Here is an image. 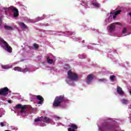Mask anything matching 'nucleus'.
<instances>
[{
	"mask_svg": "<svg viewBox=\"0 0 131 131\" xmlns=\"http://www.w3.org/2000/svg\"><path fill=\"white\" fill-rule=\"evenodd\" d=\"M65 97L63 95H60L59 96H56L53 103V106L54 108H57V107H60L62 103L64 102Z\"/></svg>",
	"mask_w": 131,
	"mask_h": 131,
	"instance_id": "obj_1",
	"label": "nucleus"
},
{
	"mask_svg": "<svg viewBox=\"0 0 131 131\" xmlns=\"http://www.w3.org/2000/svg\"><path fill=\"white\" fill-rule=\"evenodd\" d=\"M1 42L4 45L5 48V50L6 52H8V53H12V49L10 45L7 42V41H5L4 39H1Z\"/></svg>",
	"mask_w": 131,
	"mask_h": 131,
	"instance_id": "obj_2",
	"label": "nucleus"
},
{
	"mask_svg": "<svg viewBox=\"0 0 131 131\" xmlns=\"http://www.w3.org/2000/svg\"><path fill=\"white\" fill-rule=\"evenodd\" d=\"M68 78L71 80H76L78 79V76L75 73L72 72L71 71H69L68 72Z\"/></svg>",
	"mask_w": 131,
	"mask_h": 131,
	"instance_id": "obj_3",
	"label": "nucleus"
},
{
	"mask_svg": "<svg viewBox=\"0 0 131 131\" xmlns=\"http://www.w3.org/2000/svg\"><path fill=\"white\" fill-rule=\"evenodd\" d=\"M9 93H11V91H10L8 87H5L0 89V96H8Z\"/></svg>",
	"mask_w": 131,
	"mask_h": 131,
	"instance_id": "obj_4",
	"label": "nucleus"
},
{
	"mask_svg": "<svg viewBox=\"0 0 131 131\" xmlns=\"http://www.w3.org/2000/svg\"><path fill=\"white\" fill-rule=\"evenodd\" d=\"M9 10H11L13 12V17L17 18L19 16V11L16 8L10 7Z\"/></svg>",
	"mask_w": 131,
	"mask_h": 131,
	"instance_id": "obj_5",
	"label": "nucleus"
},
{
	"mask_svg": "<svg viewBox=\"0 0 131 131\" xmlns=\"http://www.w3.org/2000/svg\"><path fill=\"white\" fill-rule=\"evenodd\" d=\"M115 25H121V23H116L112 24L110 25V30L111 32H112L113 31H114L115 30Z\"/></svg>",
	"mask_w": 131,
	"mask_h": 131,
	"instance_id": "obj_6",
	"label": "nucleus"
},
{
	"mask_svg": "<svg viewBox=\"0 0 131 131\" xmlns=\"http://www.w3.org/2000/svg\"><path fill=\"white\" fill-rule=\"evenodd\" d=\"M14 70L15 71H19L20 72H27V71H29V69L27 68L22 69L19 67H16L14 68Z\"/></svg>",
	"mask_w": 131,
	"mask_h": 131,
	"instance_id": "obj_7",
	"label": "nucleus"
},
{
	"mask_svg": "<svg viewBox=\"0 0 131 131\" xmlns=\"http://www.w3.org/2000/svg\"><path fill=\"white\" fill-rule=\"evenodd\" d=\"M95 78V75L93 74H89L87 76V80H86V82L87 83L90 84L92 83V81H93V80Z\"/></svg>",
	"mask_w": 131,
	"mask_h": 131,
	"instance_id": "obj_8",
	"label": "nucleus"
},
{
	"mask_svg": "<svg viewBox=\"0 0 131 131\" xmlns=\"http://www.w3.org/2000/svg\"><path fill=\"white\" fill-rule=\"evenodd\" d=\"M69 126L70 128H68V131H76L75 129L78 128L77 126L74 124H71Z\"/></svg>",
	"mask_w": 131,
	"mask_h": 131,
	"instance_id": "obj_9",
	"label": "nucleus"
},
{
	"mask_svg": "<svg viewBox=\"0 0 131 131\" xmlns=\"http://www.w3.org/2000/svg\"><path fill=\"white\" fill-rule=\"evenodd\" d=\"M36 99L37 100H38V101H39L38 102V104H43L44 99L40 95L36 96Z\"/></svg>",
	"mask_w": 131,
	"mask_h": 131,
	"instance_id": "obj_10",
	"label": "nucleus"
},
{
	"mask_svg": "<svg viewBox=\"0 0 131 131\" xmlns=\"http://www.w3.org/2000/svg\"><path fill=\"white\" fill-rule=\"evenodd\" d=\"M103 126L105 128H107V129H112V128H113V125L108 123L104 124Z\"/></svg>",
	"mask_w": 131,
	"mask_h": 131,
	"instance_id": "obj_11",
	"label": "nucleus"
},
{
	"mask_svg": "<svg viewBox=\"0 0 131 131\" xmlns=\"http://www.w3.org/2000/svg\"><path fill=\"white\" fill-rule=\"evenodd\" d=\"M117 93H118V94L120 95H122L124 94L123 91H122V89L119 86H118L117 88Z\"/></svg>",
	"mask_w": 131,
	"mask_h": 131,
	"instance_id": "obj_12",
	"label": "nucleus"
},
{
	"mask_svg": "<svg viewBox=\"0 0 131 131\" xmlns=\"http://www.w3.org/2000/svg\"><path fill=\"white\" fill-rule=\"evenodd\" d=\"M27 105H22L20 104H18L16 105L15 108H16L17 109H25L26 108H27Z\"/></svg>",
	"mask_w": 131,
	"mask_h": 131,
	"instance_id": "obj_13",
	"label": "nucleus"
},
{
	"mask_svg": "<svg viewBox=\"0 0 131 131\" xmlns=\"http://www.w3.org/2000/svg\"><path fill=\"white\" fill-rule=\"evenodd\" d=\"M17 24L21 27V28H27V26L23 22L17 21Z\"/></svg>",
	"mask_w": 131,
	"mask_h": 131,
	"instance_id": "obj_14",
	"label": "nucleus"
},
{
	"mask_svg": "<svg viewBox=\"0 0 131 131\" xmlns=\"http://www.w3.org/2000/svg\"><path fill=\"white\" fill-rule=\"evenodd\" d=\"M4 28L6 29V30H14V28L11 26H9L7 25L4 26Z\"/></svg>",
	"mask_w": 131,
	"mask_h": 131,
	"instance_id": "obj_15",
	"label": "nucleus"
},
{
	"mask_svg": "<svg viewBox=\"0 0 131 131\" xmlns=\"http://www.w3.org/2000/svg\"><path fill=\"white\" fill-rule=\"evenodd\" d=\"M46 60H47V61L48 63V64H53V62H54L53 59H50V57H49V56H48L47 57Z\"/></svg>",
	"mask_w": 131,
	"mask_h": 131,
	"instance_id": "obj_16",
	"label": "nucleus"
},
{
	"mask_svg": "<svg viewBox=\"0 0 131 131\" xmlns=\"http://www.w3.org/2000/svg\"><path fill=\"white\" fill-rule=\"evenodd\" d=\"M45 122L46 123H49L51 121V119L50 118H48L47 117H44Z\"/></svg>",
	"mask_w": 131,
	"mask_h": 131,
	"instance_id": "obj_17",
	"label": "nucleus"
},
{
	"mask_svg": "<svg viewBox=\"0 0 131 131\" xmlns=\"http://www.w3.org/2000/svg\"><path fill=\"white\" fill-rule=\"evenodd\" d=\"M122 102L125 105H127V104H128V101L126 99H122Z\"/></svg>",
	"mask_w": 131,
	"mask_h": 131,
	"instance_id": "obj_18",
	"label": "nucleus"
},
{
	"mask_svg": "<svg viewBox=\"0 0 131 131\" xmlns=\"http://www.w3.org/2000/svg\"><path fill=\"white\" fill-rule=\"evenodd\" d=\"M2 68L3 69H9L10 66L8 65V64H6V65H5V66H2Z\"/></svg>",
	"mask_w": 131,
	"mask_h": 131,
	"instance_id": "obj_19",
	"label": "nucleus"
},
{
	"mask_svg": "<svg viewBox=\"0 0 131 131\" xmlns=\"http://www.w3.org/2000/svg\"><path fill=\"white\" fill-rule=\"evenodd\" d=\"M115 78H116V76L114 75H111L110 76V79L112 81H114L115 80Z\"/></svg>",
	"mask_w": 131,
	"mask_h": 131,
	"instance_id": "obj_20",
	"label": "nucleus"
},
{
	"mask_svg": "<svg viewBox=\"0 0 131 131\" xmlns=\"http://www.w3.org/2000/svg\"><path fill=\"white\" fill-rule=\"evenodd\" d=\"M92 5L93 6H95V7H96L97 8H99V7H100V4L97 3H92Z\"/></svg>",
	"mask_w": 131,
	"mask_h": 131,
	"instance_id": "obj_21",
	"label": "nucleus"
},
{
	"mask_svg": "<svg viewBox=\"0 0 131 131\" xmlns=\"http://www.w3.org/2000/svg\"><path fill=\"white\" fill-rule=\"evenodd\" d=\"M121 13V10H118L115 12V16H117V15H119Z\"/></svg>",
	"mask_w": 131,
	"mask_h": 131,
	"instance_id": "obj_22",
	"label": "nucleus"
},
{
	"mask_svg": "<svg viewBox=\"0 0 131 131\" xmlns=\"http://www.w3.org/2000/svg\"><path fill=\"white\" fill-rule=\"evenodd\" d=\"M20 113H25V114H26L25 108H21V110L20 111Z\"/></svg>",
	"mask_w": 131,
	"mask_h": 131,
	"instance_id": "obj_23",
	"label": "nucleus"
},
{
	"mask_svg": "<svg viewBox=\"0 0 131 131\" xmlns=\"http://www.w3.org/2000/svg\"><path fill=\"white\" fill-rule=\"evenodd\" d=\"M127 31V29L126 28H124L122 30V33H125Z\"/></svg>",
	"mask_w": 131,
	"mask_h": 131,
	"instance_id": "obj_24",
	"label": "nucleus"
},
{
	"mask_svg": "<svg viewBox=\"0 0 131 131\" xmlns=\"http://www.w3.org/2000/svg\"><path fill=\"white\" fill-rule=\"evenodd\" d=\"M34 47L35 48V49H38V45L36 44V43H34L33 45Z\"/></svg>",
	"mask_w": 131,
	"mask_h": 131,
	"instance_id": "obj_25",
	"label": "nucleus"
},
{
	"mask_svg": "<svg viewBox=\"0 0 131 131\" xmlns=\"http://www.w3.org/2000/svg\"><path fill=\"white\" fill-rule=\"evenodd\" d=\"M38 121H40V118H36L34 120L35 122H37Z\"/></svg>",
	"mask_w": 131,
	"mask_h": 131,
	"instance_id": "obj_26",
	"label": "nucleus"
},
{
	"mask_svg": "<svg viewBox=\"0 0 131 131\" xmlns=\"http://www.w3.org/2000/svg\"><path fill=\"white\" fill-rule=\"evenodd\" d=\"M106 80V79L103 78V79H100L99 80V81H105Z\"/></svg>",
	"mask_w": 131,
	"mask_h": 131,
	"instance_id": "obj_27",
	"label": "nucleus"
},
{
	"mask_svg": "<svg viewBox=\"0 0 131 131\" xmlns=\"http://www.w3.org/2000/svg\"><path fill=\"white\" fill-rule=\"evenodd\" d=\"M1 125L2 127L5 126V123H4L3 122H1Z\"/></svg>",
	"mask_w": 131,
	"mask_h": 131,
	"instance_id": "obj_28",
	"label": "nucleus"
},
{
	"mask_svg": "<svg viewBox=\"0 0 131 131\" xmlns=\"http://www.w3.org/2000/svg\"><path fill=\"white\" fill-rule=\"evenodd\" d=\"M2 17H0V26H1V25H2Z\"/></svg>",
	"mask_w": 131,
	"mask_h": 131,
	"instance_id": "obj_29",
	"label": "nucleus"
},
{
	"mask_svg": "<svg viewBox=\"0 0 131 131\" xmlns=\"http://www.w3.org/2000/svg\"><path fill=\"white\" fill-rule=\"evenodd\" d=\"M113 19H115L116 18V15L114 14V16L113 17Z\"/></svg>",
	"mask_w": 131,
	"mask_h": 131,
	"instance_id": "obj_30",
	"label": "nucleus"
},
{
	"mask_svg": "<svg viewBox=\"0 0 131 131\" xmlns=\"http://www.w3.org/2000/svg\"><path fill=\"white\" fill-rule=\"evenodd\" d=\"M8 103H12V101H11V100H8Z\"/></svg>",
	"mask_w": 131,
	"mask_h": 131,
	"instance_id": "obj_31",
	"label": "nucleus"
},
{
	"mask_svg": "<svg viewBox=\"0 0 131 131\" xmlns=\"http://www.w3.org/2000/svg\"><path fill=\"white\" fill-rule=\"evenodd\" d=\"M0 117H3V115H0Z\"/></svg>",
	"mask_w": 131,
	"mask_h": 131,
	"instance_id": "obj_32",
	"label": "nucleus"
},
{
	"mask_svg": "<svg viewBox=\"0 0 131 131\" xmlns=\"http://www.w3.org/2000/svg\"><path fill=\"white\" fill-rule=\"evenodd\" d=\"M82 42H84V40H82Z\"/></svg>",
	"mask_w": 131,
	"mask_h": 131,
	"instance_id": "obj_33",
	"label": "nucleus"
},
{
	"mask_svg": "<svg viewBox=\"0 0 131 131\" xmlns=\"http://www.w3.org/2000/svg\"><path fill=\"white\" fill-rule=\"evenodd\" d=\"M110 14H112V12H111Z\"/></svg>",
	"mask_w": 131,
	"mask_h": 131,
	"instance_id": "obj_34",
	"label": "nucleus"
},
{
	"mask_svg": "<svg viewBox=\"0 0 131 131\" xmlns=\"http://www.w3.org/2000/svg\"><path fill=\"white\" fill-rule=\"evenodd\" d=\"M5 131H9V130H5Z\"/></svg>",
	"mask_w": 131,
	"mask_h": 131,
	"instance_id": "obj_35",
	"label": "nucleus"
},
{
	"mask_svg": "<svg viewBox=\"0 0 131 131\" xmlns=\"http://www.w3.org/2000/svg\"><path fill=\"white\" fill-rule=\"evenodd\" d=\"M41 118H42V116H41Z\"/></svg>",
	"mask_w": 131,
	"mask_h": 131,
	"instance_id": "obj_36",
	"label": "nucleus"
}]
</instances>
